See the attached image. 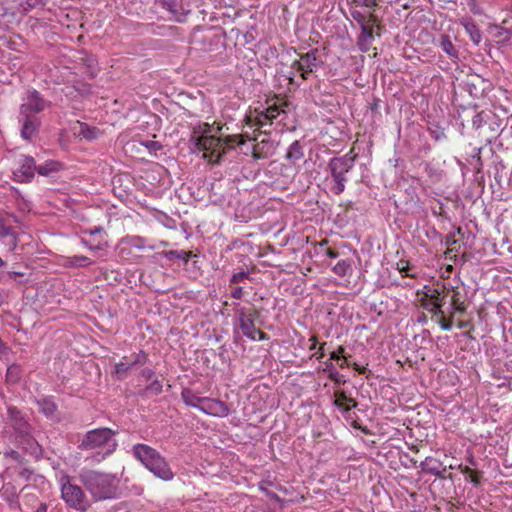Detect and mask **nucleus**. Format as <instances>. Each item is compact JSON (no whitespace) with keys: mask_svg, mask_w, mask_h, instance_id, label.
<instances>
[{"mask_svg":"<svg viewBox=\"0 0 512 512\" xmlns=\"http://www.w3.org/2000/svg\"><path fill=\"white\" fill-rule=\"evenodd\" d=\"M256 116L252 118L251 116L246 117V122L250 126H257L259 128H262L266 126L267 124H272L269 115L266 113L265 109H255Z\"/></svg>","mask_w":512,"mask_h":512,"instance_id":"nucleus-24","label":"nucleus"},{"mask_svg":"<svg viewBox=\"0 0 512 512\" xmlns=\"http://www.w3.org/2000/svg\"><path fill=\"white\" fill-rule=\"evenodd\" d=\"M451 308L454 312L465 313L466 311V305L464 301L460 299V292L457 290H453Z\"/></svg>","mask_w":512,"mask_h":512,"instance_id":"nucleus-41","label":"nucleus"},{"mask_svg":"<svg viewBox=\"0 0 512 512\" xmlns=\"http://www.w3.org/2000/svg\"><path fill=\"white\" fill-rule=\"evenodd\" d=\"M131 245L138 248V249H145L148 247L149 249L153 250L155 247L153 245H147L146 240L142 237H132L131 238Z\"/></svg>","mask_w":512,"mask_h":512,"instance_id":"nucleus-48","label":"nucleus"},{"mask_svg":"<svg viewBox=\"0 0 512 512\" xmlns=\"http://www.w3.org/2000/svg\"><path fill=\"white\" fill-rule=\"evenodd\" d=\"M155 4L166 9L178 21H181V18L187 14L183 8L182 0H155Z\"/></svg>","mask_w":512,"mask_h":512,"instance_id":"nucleus-19","label":"nucleus"},{"mask_svg":"<svg viewBox=\"0 0 512 512\" xmlns=\"http://www.w3.org/2000/svg\"><path fill=\"white\" fill-rule=\"evenodd\" d=\"M148 354L140 350L137 353H133L130 357L123 356L121 360L114 365V374L120 381L124 380L127 376L128 371L133 368H140L148 362Z\"/></svg>","mask_w":512,"mask_h":512,"instance_id":"nucleus-10","label":"nucleus"},{"mask_svg":"<svg viewBox=\"0 0 512 512\" xmlns=\"http://www.w3.org/2000/svg\"><path fill=\"white\" fill-rule=\"evenodd\" d=\"M13 470L17 476L24 481H30L32 480L34 476V470L30 468L27 464L25 465H19V466H9L6 469V472Z\"/></svg>","mask_w":512,"mask_h":512,"instance_id":"nucleus-29","label":"nucleus"},{"mask_svg":"<svg viewBox=\"0 0 512 512\" xmlns=\"http://www.w3.org/2000/svg\"><path fill=\"white\" fill-rule=\"evenodd\" d=\"M163 391V384L158 378L152 380V382L147 385L139 395L142 397H149L152 395H159Z\"/></svg>","mask_w":512,"mask_h":512,"instance_id":"nucleus-30","label":"nucleus"},{"mask_svg":"<svg viewBox=\"0 0 512 512\" xmlns=\"http://www.w3.org/2000/svg\"><path fill=\"white\" fill-rule=\"evenodd\" d=\"M319 50L317 48L311 49L305 54H301V59L305 68L309 71H314L316 68L323 65V61L318 56Z\"/></svg>","mask_w":512,"mask_h":512,"instance_id":"nucleus-22","label":"nucleus"},{"mask_svg":"<svg viewBox=\"0 0 512 512\" xmlns=\"http://www.w3.org/2000/svg\"><path fill=\"white\" fill-rule=\"evenodd\" d=\"M416 237L421 241L422 245H427V241H442L440 234L436 231L434 226H416L414 230Z\"/></svg>","mask_w":512,"mask_h":512,"instance_id":"nucleus-21","label":"nucleus"},{"mask_svg":"<svg viewBox=\"0 0 512 512\" xmlns=\"http://www.w3.org/2000/svg\"><path fill=\"white\" fill-rule=\"evenodd\" d=\"M20 5L24 11L44 6L43 0H20Z\"/></svg>","mask_w":512,"mask_h":512,"instance_id":"nucleus-47","label":"nucleus"},{"mask_svg":"<svg viewBox=\"0 0 512 512\" xmlns=\"http://www.w3.org/2000/svg\"><path fill=\"white\" fill-rule=\"evenodd\" d=\"M132 453L133 456L145 466V468L159 479L170 481L174 478V473L166 459L153 447L138 443L133 446Z\"/></svg>","mask_w":512,"mask_h":512,"instance_id":"nucleus-3","label":"nucleus"},{"mask_svg":"<svg viewBox=\"0 0 512 512\" xmlns=\"http://www.w3.org/2000/svg\"><path fill=\"white\" fill-rule=\"evenodd\" d=\"M432 211L434 214H438L441 216H443V214L445 213L442 203H437L435 206H433Z\"/></svg>","mask_w":512,"mask_h":512,"instance_id":"nucleus-62","label":"nucleus"},{"mask_svg":"<svg viewBox=\"0 0 512 512\" xmlns=\"http://www.w3.org/2000/svg\"><path fill=\"white\" fill-rule=\"evenodd\" d=\"M246 316L253 319V322L255 323V320L260 316V311L256 309L255 307L252 308H246Z\"/></svg>","mask_w":512,"mask_h":512,"instance_id":"nucleus-59","label":"nucleus"},{"mask_svg":"<svg viewBox=\"0 0 512 512\" xmlns=\"http://www.w3.org/2000/svg\"><path fill=\"white\" fill-rule=\"evenodd\" d=\"M421 306L434 315L442 314V309L438 308L434 304L433 300L426 296V292L424 293V297L421 299Z\"/></svg>","mask_w":512,"mask_h":512,"instance_id":"nucleus-43","label":"nucleus"},{"mask_svg":"<svg viewBox=\"0 0 512 512\" xmlns=\"http://www.w3.org/2000/svg\"><path fill=\"white\" fill-rule=\"evenodd\" d=\"M20 226H0V238H5L8 234L13 233L16 228H19Z\"/></svg>","mask_w":512,"mask_h":512,"instance_id":"nucleus-56","label":"nucleus"},{"mask_svg":"<svg viewBox=\"0 0 512 512\" xmlns=\"http://www.w3.org/2000/svg\"><path fill=\"white\" fill-rule=\"evenodd\" d=\"M291 69L292 70H295L297 72H301L302 70H304V65H303V61L302 59L300 58L299 60H295L292 65H291Z\"/></svg>","mask_w":512,"mask_h":512,"instance_id":"nucleus-60","label":"nucleus"},{"mask_svg":"<svg viewBox=\"0 0 512 512\" xmlns=\"http://www.w3.org/2000/svg\"><path fill=\"white\" fill-rule=\"evenodd\" d=\"M249 279H250V273L248 271L242 270V271L236 272L231 276V278L229 280V286L239 285Z\"/></svg>","mask_w":512,"mask_h":512,"instance_id":"nucleus-44","label":"nucleus"},{"mask_svg":"<svg viewBox=\"0 0 512 512\" xmlns=\"http://www.w3.org/2000/svg\"><path fill=\"white\" fill-rule=\"evenodd\" d=\"M28 238L29 236L26 233L15 230L3 238L2 241L10 250H15L19 244L24 245V241Z\"/></svg>","mask_w":512,"mask_h":512,"instance_id":"nucleus-23","label":"nucleus"},{"mask_svg":"<svg viewBox=\"0 0 512 512\" xmlns=\"http://www.w3.org/2000/svg\"><path fill=\"white\" fill-rule=\"evenodd\" d=\"M352 262L353 261L348 258L341 259L332 267V271L339 277H345L353 271Z\"/></svg>","mask_w":512,"mask_h":512,"instance_id":"nucleus-28","label":"nucleus"},{"mask_svg":"<svg viewBox=\"0 0 512 512\" xmlns=\"http://www.w3.org/2000/svg\"><path fill=\"white\" fill-rule=\"evenodd\" d=\"M266 113L269 115L271 121L273 122L281 112H283L278 106L272 105L265 109Z\"/></svg>","mask_w":512,"mask_h":512,"instance_id":"nucleus-55","label":"nucleus"},{"mask_svg":"<svg viewBox=\"0 0 512 512\" xmlns=\"http://www.w3.org/2000/svg\"><path fill=\"white\" fill-rule=\"evenodd\" d=\"M181 398L187 406L194 407L207 415L226 417L230 413L229 407L223 401L209 397H201L190 388L182 389Z\"/></svg>","mask_w":512,"mask_h":512,"instance_id":"nucleus-4","label":"nucleus"},{"mask_svg":"<svg viewBox=\"0 0 512 512\" xmlns=\"http://www.w3.org/2000/svg\"><path fill=\"white\" fill-rule=\"evenodd\" d=\"M328 377L331 381H333L336 385H344L347 381L342 374H340L337 370L328 374Z\"/></svg>","mask_w":512,"mask_h":512,"instance_id":"nucleus-53","label":"nucleus"},{"mask_svg":"<svg viewBox=\"0 0 512 512\" xmlns=\"http://www.w3.org/2000/svg\"><path fill=\"white\" fill-rule=\"evenodd\" d=\"M355 155L350 153L342 157H334L329 162V171L331 175L330 190L340 195L345 190V183L347 182L346 174L354 167Z\"/></svg>","mask_w":512,"mask_h":512,"instance_id":"nucleus-7","label":"nucleus"},{"mask_svg":"<svg viewBox=\"0 0 512 512\" xmlns=\"http://www.w3.org/2000/svg\"><path fill=\"white\" fill-rule=\"evenodd\" d=\"M51 106L52 102L45 99L36 89H29L25 92L17 116L22 139L31 141L38 135L42 125L40 114Z\"/></svg>","mask_w":512,"mask_h":512,"instance_id":"nucleus-1","label":"nucleus"},{"mask_svg":"<svg viewBox=\"0 0 512 512\" xmlns=\"http://www.w3.org/2000/svg\"><path fill=\"white\" fill-rule=\"evenodd\" d=\"M303 148L299 141H294L288 148L286 157L290 160L296 161L303 157Z\"/></svg>","mask_w":512,"mask_h":512,"instance_id":"nucleus-38","label":"nucleus"},{"mask_svg":"<svg viewBox=\"0 0 512 512\" xmlns=\"http://www.w3.org/2000/svg\"><path fill=\"white\" fill-rule=\"evenodd\" d=\"M7 412V424L11 428V431H7V433H9V436L12 440L20 436L27 435L30 432H33V427L24 418L20 410H18L16 407H8Z\"/></svg>","mask_w":512,"mask_h":512,"instance_id":"nucleus-11","label":"nucleus"},{"mask_svg":"<svg viewBox=\"0 0 512 512\" xmlns=\"http://www.w3.org/2000/svg\"><path fill=\"white\" fill-rule=\"evenodd\" d=\"M471 483H473L474 486L480 485V472L475 471L474 474L469 475Z\"/></svg>","mask_w":512,"mask_h":512,"instance_id":"nucleus-61","label":"nucleus"},{"mask_svg":"<svg viewBox=\"0 0 512 512\" xmlns=\"http://www.w3.org/2000/svg\"><path fill=\"white\" fill-rule=\"evenodd\" d=\"M22 377V368L18 364H12L8 367L6 381L9 383H18Z\"/></svg>","mask_w":512,"mask_h":512,"instance_id":"nucleus-35","label":"nucleus"},{"mask_svg":"<svg viewBox=\"0 0 512 512\" xmlns=\"http://www.w3.org/2000/svg\"><path fill=\"white\" fill-rule=\"evenodd\" d=\"M164 255L169 260L180 259L187 263L192 255V252L185 250H170L165 252Z\"/></svg>","mask_w":512,"mask_h":512,"instance_id":"nucleus-39","label":"nucleus"},{"mask_svg":"<svg viewBox=\"0 0 512 512\" xmlns=\"http://www.w3.org/2000/svg\"><path fill=\"white\" fill-rule=\"evenodd\" d=\"M334 398V406H340L342 403H347L350 407H357L358 405V402L354 398L349 397L344 390H336L334 392Z\"/></svg>","mask_w":512,"mask_h":512,"instance_id":"nucleus-31","label":"nucleus"},{"mask_svg":"<svg viewBox=\"0 0 512 512\" xmlns=\"http://www.w3.org/2000/svg\"><path fill=\"white\" fill-rule=\"evenodd\" d=\"M116 434L117 431L107 427L90 430L83 436L79 448L82 450H94L108 446L107 451L102 457L104 459L117 449L118 444L114 439Z\"/></svg>","mask_w":512,"mask_h":512,"instance_id":"nucleus-5","label":"nucleus"},{"mask_svg":"<svg viewBox=\"0 0 512 512\" xmlns=\"http://www.w3.org/2000/svg\"><path fill=\"white\" fill-rule=\"evenodd\" d=\"M37 405L41 413L47 418L53 419L57 411V405L50 397H46L37 401Z\"/></svg>","mask_w":512,"mask_h":512,"instance_id":"nucleus-25","label":"nucleus"},{"mask_svg":"<svg viewBox=\"0 0 512 512\" xmlns=\"http://www.w3.org/2000/svg\"><path fill=\"white\" fill-rule=\"evenodd\" d=\"M437 316H439V319L437 322L440 325L442 330L448 331L452 328V320L445 318L443 310H442V314H438Z\"/></svg>","mask_w":512,"mask_h":512,"instance_id":"nucleus-51","label":"nucleus"},{"mask_svg":"<svg viewBox=\"0 0 512 512\" xmlns=\"http://www.w3.org/2000/svg\"><path fill=\"white\" fill-rule=\"evenodd\" d=\"M83 234H88L92 240L81 237V242L90 250L101 249L102 246H108L105 240L106 232L102 226H96L94 229L84 230Z\"/></svg>","mask_w":512,"mask_h":512,"instance_id":"nucleus-15","label":"nucleus"},{"mask_svg":"<svg viewBox=\"0 0 512 512\" xmlns=\"http://www.w3.org/2000/svg\"><path fill=\"white\" fill-rule=\"evenodd\" d=\"M17 448L21 449L23 453L30 455L35 460H40L43 457V448L34 438L33 433L20 436L13 439Z\"/></svg>","mask_w":512,"mask_h":512,"instance_id":"nucleus-13","label":"nucleus"},{"mask_svg":"<svg viewBox=\"0 0 512 512\" xmlns=\"http://www.w3.org/2000/svg\"><path fill=\"white\" fill-rule=\"evenodd\" d=\"M190 142L194 148L198 151L204 152V157L209 158V161L213 164H220L225 155L223 150L222 139L216 136H197L193 134L190 138Z\"/></svg>","mask_w":512,"mask_h":512,"instance_id":"nucleus-8","label":"nucleus"},{"mask_svg":"<svg viewBox=\"0 0 512 512\" xmlns=\"http://www.w3.org/2000/svg\"><path fill=\"white\" fill-rule=\"evenodd\" d=\"M396 269L403 277L416 278L418 276L417 267L411 265L409 260L400 259L396 263Z\"/></svg>","mask_w":512,"mask_h":512,"instance_id":"nucleus-27","label":"nucleus"},{"mask_svg":"<svg viewBox=\"0 0 512 512\" xmlns=\"http://www.w3.org/2000/svg\"><path fill=\"white\" fill-rule=\"evenodd\" d=\"M439 45L441 49L450 57H458V50L455 48L448 35H441Z\"/></svg>","mask_w":512,"mask_h":512,"instance_id":"nucleus-33","label":"nucleus"},{"mask_svg":"<svg viewBox=\"0 0 512 512\" xmlns=\"http://www.w3.org/2000/svg\"><path fill=\"white\" fill-rule=\"evenodd\" d=\"M61 497L72 509L86 512L92 505L89 497L80 485L72 482V477L64 475L60 478Z\"/></svg>","mask_w":512,"mask_h":512,"instance_id":"nucleus-6","label":"nucleus"},{"mask_svg":"<svg viewBox=\"0 0 512 512\" xmlns=\"http://www.w3.org/2000/svg\"><path fill=\"white\" fill-rule=\"evenodd\" d=\"M419 467L424 473L434 475L441 479L445 478L446 467L436 458L426 457L425 460L420 463Z\"/></svg>","mask_w":512,"mask_h":512,"instance_id":"nucleus-17","label":"nucleus"},{"mask_svg":"<svg viewBox=\"0 0 512 512\" xmlns=\"http://www.w3.org/2000/svg\"><path fill=\"white\" fill-rule=\"evenodd\" d=\"M466 32L469 34L470 39L474 44H479L482 39V34L478 26L473 21L463 23Z\"/></svg>","mask_w":512,"mask_h":512,"instance_id":"nucleus-32","label":"nucleus"},{"mask_svg":"<svg viewBox=\"0 0 512 512\" xmlns=\"http://www.w3.org/2000/svg\"><path fill=\"white\" fill-rule=\"evenodd\" d=\"M230 287V295L236 300H240L244 296V288L240 285H233Z\"/></svg>","mask_w":512,"mask_h":512,"instance_id":"nucleus-50","label":"nucleus"},{"mask_svg":"<svg viewBox=\"0 0 512 512\" xmlns=\"http://www.w3.org/2000/svg\"><path fill=\"white\" fill-rule=\"evenodd\" d=\"M367 24L375 25L379 22L378 16H376L373 13H370L368 16H366Z\"/></svg>","mask_w":512,"mask_h":512,"instance_id":"nucleus-63","label":"nucleus"},{"mask_svg":"<svg viewBox=\"0 0 512 512\" xmlns=\"http://www.w3.org/2000/svg\"><path fill=\"white\" fill-rule=\"evenodd\" d=\"M222 143L224 145L223 150L226 154L228 150L233 149L236 145H242L244 141L241 139L240 135H231L227 136L225 140H222Z\"/></svg>","mask_w":512,"mask_h":512,"instance_id":"nucleus-42","label":"nucleus"},{"mask_svg":"<svg viewBox=\"0 0 512 512\" xmlns=\"http://www.w3.org/2000/svg\"><path fill=\"white\" fill-rule=\"evenodd\" d=\"M332 360L333 359L330 358L329 360L324 362V365H325L324 371L332 373V372H334L336 370Z\"/></svg>","mask_w":512,"mask_h":512,"instance_id":"nucleus-64","label":"nucleus"},{"mask_svg":"<svg viewBox=\"0 0 512 512\" xmlns=\"http://www.w3.org/2000/svg\"><path fill=\"white\" fill-rule=\"evenodd\" d=\"M246 308L240 307L239 304L235 305V315L238 321V328L242 331L243 335L250 340H256V326L253 319L246 316Z\"/></svg>","mask_w":512,"mask_h":512,"instance_id":"nucleus-14","label":"nucleus"},{"mask_svg":"<svg viewBox=\"0 0 512 512\" xmlns=\"http://www.w3.org/2000/svg\"><path fill=\"white\" fill-rule=\"evenodd\" d=\"M426 296L430 297L434 304L442 309L443 305L445 304V296L441 294L440 290L437 288H428L426 292Z\"/></svg>","mask_w":512,"mask_h":512,"instance_id":"nucleus-40","label":"nucleus"},{"mask_svg":"<svg viewBox=\"0 0 512 512\" xmlns=\"http://www.w3.org/2000/svg\"><path fill=\"white\" fill-rule=\"evenodd\" d=\"M210 131H211V126L208 123H203V124H199L197 127L194 128L193 134H195V135L200 134L199 136H204V135H207L208 133H210Z\"/></svg>","mask_w":512,"mask_h":512,"instance_id":"nucleus-54","label":"nucleus"},{"mask_svg":"<svg viewBox=\"0 0 512 512\" xmlns=\"http://www.w3.org/2000/svg\"><path fill=\"white\" fill-rule=\"evenodd\" d=\"M488 117H489V115L487 113H485L484 111L476 113L472 117L473 128L476 130L480 129L483 126V124L486 122V118H488Z\"/></svg>","mask_w":512,"mask_h":512,"instance_id":"nucleus-45","label":"nucleus"},{"mask_svg":"<svg viewBox=\"0 0 512 512\" xmlns=\"http://www.w3.org/2000/svg\"><path fill=\"white\" fill-rule=\"evenodd\" d=\"M260 134L264 135L254 147L252 156L255 159H265L272 156L275 153L277 143L269 138L267 131H261Z\"/></svg>","mask_w":512,"mask_h":512,"instance_id":"nucleus-16","label":"nucleus"},{"mask_svg":"<svg viewBox=\"0 0 512 512\" xmlns=\"http://www.w3.org/2000/svg\"><path fill=\"white\" fill-rule=\"evenodd\" d=\"M351 17L359 24L360 27L367 24L366 16L359 10H352Z\"/></svg>","mask_w":512,"mask_h":512,"instance_id":"nucleus-52","label":"nucleus"},{"mask_svg":"<svg viewBox=\"0 0 512 512\" xmlns=\"http://www.w3.org/2000/svg\"><path fill=\"white\" fill-rule=\"evenodd\" d=\"M3 455H4V458L5 459H11L13 460L16 464L14 466H19V465H25V464H28V460L25 459L20 452H18L17 450L13 449V448H10L8 447L7 449H5V451L3 452Z\"/></svg>","mask_w":512,"mask_h":512,"instance_id":"nucleus-36","label":"nucleus"},{"mask_svg":"<svg viewBox=\"0 0 512 512\" xmlns=\"http://www.w3.org/2000/svg\"><path fill=\"white\" fill-rule=\"evenodd\" d=\"M454 230L445 236V245L448 247L446 254L457 252L461 246L464 249H475L477 226L474 230L470 226H453Z\"/></svg>","mask_w":512,"mask_h":512,"instance_id":"nucleus-9","label":"nucleus"},{"mask_svg":"<svg viewBox=\"0 0 512 512\" xmlns=\"http://www.w3.org/2000/svg\"><path fill=\"white\" fill-rule=\"evenodd\" d=\"M93 262L90 258L86 256H73L67 258V261L65 263L66 267H86L91 265Z\"/></svg>","mask_w":512,"mask_h":512,"instance_id":"nucleus-37","label":"nucleus"},{"mask_svg":"<svg viewBox=\"0 0 512 512\" xmlns=\"http://www.w3.org/2000/svg\"><path fill=\"white\" fill-rule=\"evenodd\" d=\"M429 132H430L431 137L435 141H441V140L446 139V134H445L444 129L438 125L429 127Z\"/></svg>","mask_w":512,"mask_h":512,"instance_id":"nucleus-46","label":"nucleus"},{"mask_svg":"<svg viewBox=\"0 0 512 512\" xmlns=\"http://www.w3.org/2000/svg\"><path fill=\"white\" fill-rule=\"evenodd\" d=\"M17 168L14 169V180L17 182H30L35 175L36 163L32 156L20 155L17 160Z\"/></svg>","mask_w":512,"mask_h":512,"instance_id":"nucleus-12","label":"nucleus"},{"mask_svg":"<svg viewBox=\"0 0 512 512\" xmlns=\"http://www.w3.org/2000/svg\"><path fill=\"white\" fill-rule=\"evenodd\" d=\"M345 348L343 346H338V348L331 352L330 354V358L333 359V360H339L340 358H344L345 355Z\"/></svg>","mask_w":512,"mask_h":512,"instance_id":"nucleus-57","label":"nucleus"},{"mask_svg":"<svg viewBox=\"0 0 512 512\" xmlns=\"http://www.w3.org/2000/svg\"><path fill=\"white\" fill-rule=\"evenodd\" d=\"M60 169V163L57 161H47L46 163L36 166V171L42 176H49L53 172H57Z\"/></svg>","mask_w":512,"mask_h":512,"instance_id":"nucleus-34","label":"nucleus"},{"mask_svg":"<svg viewBox=\"0 0 512 512\" xmlns=\"http://www.w3.org/2000/svg\"><path fill=\"white\" fill-rule=\"evenodd\" d=\"M380 0H353L352 3L356 6H364L370 9H375L379 5Z\"/></svg>","mask_w":512,"mask_h":512,"instance_id":"nucleus-49","label":"nucleus"},{"mask_svg":"<svg viewBox=\"0 0 512 512\" xmlns=\"http://www.w3.org/2000/svg\"><path fill=\"white\" fill-rule=\"evenodd\" d=\"M155 376V371L150 368H145L141 370L140 377L144 378L145 380H152Z\"/></svg>","mask_w":512,"mask_h":512,"instance_id":"nucleus-58","label":"nucleus"},{"mask_svg":"<svg viewBox=\"0 0 512 512\" xmlns=\"http://www.w3.org/2000/svg\"><path fill=\"white\" fill-rule=\"evenodd\" d=\"M0 498L6 500L10 508L19 507L15 487L10 484L3 486L2 491H0Z\"/></svg>","mask_w":512,"mask_h":512,"instance_id":"nucleus-26","label":"nucleus"},{"mask_svg":"<svg viewBox=\"0 0 512 512\" xmlns=\"http://www.w3.org/2000/svg\"><path fill=\"white\" fill-rule=\"evenodd\" d=\"M78 479L94 502L116 497V477L112 474L84 468L79 472Z\"/></svg>","mask_w":512,"mask_h":512,"instance_id":"nucleus-2","label":"nucleus"},{"mask_svg":"<svg viewBox=\"0 0 512 512\" xmlns=\"http://www.w3.org/2000/svg\"><path fill=\"white\" fill-rule=\"evenodd\" d=\"M73 130L75 135L88 141H94L98 139L100 135H102V132L99 128L90 126L87 123L80 121L77 122V125L73 128Z\"/></svg>","mask_w":512,"mask_h":512,"instance_id":"nucleus-20","label":"nucleus"},{"mask_svg":"<svg viewBox=\"0 0 512 512\" xmlns=\"http://www.w3.org/2000/svg\"><path fill=\"white\" fill-rule=\"evenodd\" d=\"M374 28L370 24L362 25L360 27V33L357 37V46L358 49L366 53L370 50L373 41H374Z\"/></svg>","mask_w":512,"mask_h":512,"instance_id":"nucleus-18","label":"nucleus"}]
</instances>
